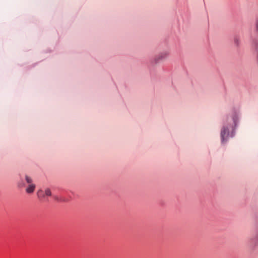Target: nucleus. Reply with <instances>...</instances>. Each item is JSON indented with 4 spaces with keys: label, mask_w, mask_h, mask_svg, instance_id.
I'll return each instance as SVG.
<instances>
[{
    "label": "nucleus",
    "mask_w": 258,
    "mask_h": 258,
    "mask_svg": "<svg viewBox=\"0 0 258 258\" xmlns=\"http://www.w3.org/2000/svg\"><path fill=\"white\" fill-rule=\"evenodd\" d=\"M229 135V130L228 128L225 126H223L222 128L221 132V137L222 139V142H223L224 141L225 138H227Z\"/></svg>",
    "instance_id": "f257e3e1"
},
{
    "label": "nucleus",
    "mask_w": 258,
    "mask_h": 258,
    "mask_svg": "<svg viewBox=\"0 0 258 258\" xmlns=\"http://www.w3.org/2000/svg\"><path fill=\"white\" fill-rule=\"evenodd\" d=\"M35 185L34 184H29L28 186L26 189V191L28 194H32L34 192L35 189Z\"/></svg>",
    "instance_id": "f03ea898"
},
{
    "label": "nucleus",
    "mask_w": 258,
    "mask_h": 258,
    "mask_svg": "<svg viewBox=\"0 0 258 258\" xmlns=\"http://www.w3.org/2000/svg\"><path fill=\"white\" fill-rule=\"evenodd\" d=\"M168 56V53L166 52L162 53L159 54L155 58L156 61H159L160 60H163L167 57Z\"/></svg>",
    "instance_id": "7ed1b4c3"
},
{
    "label": "nucleus",
    "mask_w": 258,
    "mask_h": 258,
    "mask_svg": "<svg viewBox=\"0 0 258 258\" xmlns=\"http://www.w3.org/2000/svg\"><path fill=\"white\" fill-rule=\"evenodd\" d=\"M37 196L39 199H42L45 197V193L42 190H39L37 192Z\"/></svg>",
    "instance_id": "20e7f679"
},
{
    "label": "nucleus",
    "mask_w": 258,
    "mask_h": 258,
    "mask_svg": "<svg viewBox=\"0 0 258 258\" xmlns=\"http://www.w3.org/2000/svg\"><path fill=\"white\" fill-rule=\"evenodd\" d=\"M25 179H26V182L29 184H33L32 183V178L31 177H30L29 176H28V175H26Z\"/></svg>",
    "instance_id": "39448f33"
},
{
    "label": "nucleus",
    "mask_w": 258,
    "mask_h": 258,
    "mask_svg": "<svg viewBox=\"0 0 258 258\" xmlns=\"http://www.w3.org/2000/svg\"><path fill=\"white\" fill-rule=\"evenodd\" d=\"M45 195L46 196H50L51 195V190L49 188H47L45 190Z\"/></svg>",
    "instance_id": "423d86ee"
},
{
    "label": "nucleus",
    "mask_w": 258,
    "mask_h": 258,
    "mask_svg": "<svg viewBox=\"0 0 258 258\" xmlns=\"http://www.w3.org/2000/svg\"><path fill=\"white\" fill-rule=\"evenodd\" d=\"M255 31L258 33V18L256 19L255 23Z\"/></svg>",
    "instance_id": "0eeeda50"
},
{
    "label": "nucleus",
    "mask_w": 258,
    "mask_h": 258,
    "mask_svg": "<svg viewBox=\"0 0 258 258\" xmlns=\"http://www.w3.org/2000/svg\"><path fill=\"white\" fill-rule=\"evenodd\" d=\"M256 49L257 51V62H258V45L256 46Z\"/></svg>",
    "instance_id": "6e6552de"
},
{
    "label": "nucleus",
    "mask_w": 258,
    "mask_h": 258,
    "mask_svg": "<svg viewBox=\"0 0 258 258\" xmlns=\"http://www.w3.org/2000/svg\"><path fill=\"white\" fill-rule=\"evenodd\" d=\"M23 186V185H21L20 184H19V187H22Z\"/></svg>",
    "instance_id": "1a4fd4ad"
}]
</instances>
